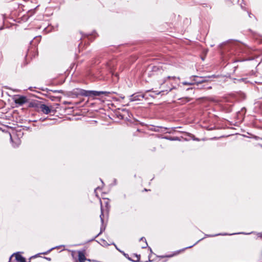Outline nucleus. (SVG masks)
<instances>
[{
    "label": "nucleus",
    "instance_id": "nucleus-1",
    "mask_svg": "<svg viewBox=\"0 0 262 262\" xmlns=\"http://www.w3.org/2000/svg\"><path fill=\"white\" fill-rule=\"evenodd\" d=\"M106 93H107V92L103 91H86L81 90L80 91V94L82 96H100L101 94Z\"/></svg>",
    "mask_w": 262,
    "mask_h": 262
},
{
    "label": "nucleus",
    "instance_id": "nucleus-2",
    "mask_svg": "<svg viewBox=\"0 0 262 262\" xmlns=\"http://www.w3.org/2000/svg\"><path fill=\"white\" fill-rule=\"evenodd\" d=\"M13 100L16 104L21 105L27 102L26 97L20 95H15Z\"/></svg>",
    "mask_w": 262,
    "mask_h": 262
},
{
    "label": "nucleus",
    "instance_id": "nucleus-3",
    "mask_svg": "<svg viewBox=\"0 0 262 262\" xmlns=\"http://www.w3.org/2000/svg\"><path fill=\"white\" fill-rule=\"evenodd\" d=\"M100 203H101V214L100 216L101 222L103 223V219L102 218V216L103 215V210H104L103 204H104L105 205L106 208L107 210L109 207V206H108L109 201L107 199H103V202L101 201H100Z\"/></svg>",
    "mask_w": 262,
    "mask_h": 262
},
{
    "label": "nucleus",
    "instance_id": "nucleus-4",
    "mask_svg": "<svg viewBox=\"0 0 262 262\" xmlns=\"http://www.w3.org/2000/svg\"><path fill=\"white\" fill-rule=\"evenodd\" d=\"M115 64L116 61L115 60L110 61L106 63L105 67L108 71H109L110 72H112Z\"/></svg>",
    "mask_w": 262,
    "mask_h": 262
},
{
    "label": "nucleus",
    "instance_id": "nucleus-5",
    "mask_svg": "<svg viewBox=\"0 0 262 262\" xmlns=\"http://www.w3.org/2000/svg\"><path fill=\"white\" fill-rule=\"evenodd\" d=\"M177 78L175 76H167L165 78H164L163 79H162L160 82V85H161V87L160 88H161L162 86L166 82H168V81L169 80H176V79Z\"/></svg>",
    "mask_w": 262,
    "mask_h": 262
},
{
    "label": "nucleus",
    "instance_id": "nucleus-6",
    "mask_svg": "<svg viewBox=\"0 0 262 262\" xmlns=\"http://www.w3.org/2000/svg\"><path fill=\"white\" fill-rule=\"evenodd\" d=\"M40 108L41 111L46 114H49L51 112L50 107L45 104H41Z\"/></svg>",
    "mask_w": 262,
    "mask_h": 262
},
{
    "label": "nucleus",
    "instance_id": "nucleus-7",
    "mask_svg": "<svg viewBox=\"0 0 262 262\" xmlns=\"http://www.w3.org/2000/svg\"><path fill=\"white\" fill-rule=\"evenodd\" d=\"M15 256L16 260L18 262H26V259L18 253L13 254L12 256Z\"/></svg>",
    "mask_w": 262,
    "mask_h": 262
},
{
    "label": "nucleus",
    "instance_id": "nucleus-8",
    "mask_svg": "<svg viewBox=\"0 0 262 262\" xmlns=\"http://www.w3.org/2000/svg\"><path fill=\"white\" fill-rule=\"evenodd\" d=\"M78 258L79 262H84L86 259L84 253L82 252H78Z\"/></svg>",
    "mask_w": 262,
    "mask_h": 262
},
{
    "label": "nucleus",
    "instance_id": "nucleus-9",
    "mask_svg": "<svg viewBox=\"0 0 262 262\" xmlns=\"http://www.w3.org/2000/svg\"><path fill=\"white\" fill-rule=\"evenodd\" d=\"M140 242H144V244H141V247L142 248H145L147 246V243L146 242V239L144 237L141 238Z\"/></svg>",
    "mask_w": 262,
    "mask_h": 262
},
{
    "label": "nucleus",
    "instance_id": "nucleus-10",
    "mask_svg": "<svg viewBox=\"0 0 262 262\" xmlns=\"http://www.w3.org/2000/svg\"><path fill=\"white\" fill-rule=\"evenodd\" d=\"M140 96L139 95H133L130 96V101H136V100H140V98H139Z\"/></svg>",
    "mask_w": 262,
    "mask_h": 262
},
{
    "label": "nucleus",
    "instance_id": "nucleus-11",
    "mask_svg": "<svg viewBox=\"0 0 262 262\" xmlns=\"http://www.w3.org/2000/svg\"><path fill=\"white\" fill-rule=\"evenodd\" d=\"M174 86H172V87H168V89H167V90H162L160 92H158V94H161L162 93H163V92H166V94L168 93L169 92L171 91L173 89H174Z\"/></svg>",
    "mask_w": 262,
    "mask_h": 262
},
{
    "label": "nucleus",
    "instance_id": "nucleus-12",
    "mask_svg": "<svg viewBox=\"0 0 262 262\" xmlns=\"http://www.w3.org/2000/svg\"><path fill=\"white\" fill-rule=\"evenodd\" d=\"M233 54V52L231 51L230 53H228L226 54H222L223 58L225 59H226L227 58H231V55Z\"/></svg>",
    "mask_w": 262,
    "mask_h": 262
},
{
    "label": "nucleus",
    "instance_id": "nucleus-13",
    "mask_svg": "<svg viewBox=\"0 0 262 262\" xmlns=\"http://www.w3.org/2000/svg\"><path fill=\"white\" fill-rule=\"evenodd\" d=\"M194 83V82H189L184 81V82H182V84L184 85H193Z\"/></svg>",
    "mask_w": 262,
    "mask_h": 262
},
{
    "label": "nucleus",
    "instance_id": "nucleus-14",
    "mask_svg": "<svg viewBox=\"0 0 262 262\" xmlns=\"http://www.w3.org/2000/svg\"><path fill=\"white\" fill-rule=\"evenodd\" d=\"M181 100L183 103H186V102H189L190 100V99L188 97H186V98L182 99Z\"/></svg>",
    "mask_w": 262,
    "mask_h": 262
},
{
    "label": "nucleus",
    "instance_id": "nucleus-15",
    "mask_svg": "<svg viewBox=\"0 0 262 262\" xmlns=\"http://www.w3.org/2000/svg\"><path fill=\"white\" fill-rule=\"evenodd\" d=\"M206 81V80H205V79H203L201 81H198V82H196L198 83H203V82H204Z\"/></svg>",
    "mask_w": 262,
    "mask_h": 262
},
{
    "label": "nucleus",
    "instance_id": "nucleus-16",
    "mask_svg": "<svg viewBox=\"0 0 262 262\" xmlns=\"http://www.w3.org/2000/svg\"><path fill=\"white\" fill-rule=\"evenodd\" d=\"M99 189V187H98V188H96V189L95 190V192H96V193H97V191H98V190Z\"/></svg>",
    "mask_w": 262,
    "mask_h": 262
},
{
    "label": "nucleus",
    "instance_id": "nucleus-17",
    "mask_svg": "<svg viewBox=\"0 0 262 262\" xmlns=\"http://www.w3.org/2000/svg\"><path fill=\"white\" fill-rule=\"evenodd\" d=\"M192 88H188V89H187V90L188 91V90H192Z\"/></svg>",
    "mask_w": 262,
    "mask_h": 262
},
{
    "label": "nucleus",
    "instance_id": "nucleus-18",
    "mask_svg": "<svg viewBox=\"0 0 262 262\" xmlns=\"http://www.w3.org/2000/svg\"><path fill=\"white\" fill-rule=\"evenodd\" d=\"M10 137L11 141H12V138L11 135L10 134Z\"/></svg>",
    "mask_w": 262,
    "mask_h": 262
},
{
    "label": "nucleus",
    "instance_id": "nucleus-19",
    "mask_svg": "<svg viewBox=\"0 0 262 262\" xmlns=\"http://www.w3.org/2000/svg\"><path fill=\"white\" fill-rule=\"evenodd\" d=\"M106 245H106V244H105V243H104V244H103V246H106Z\"/></svg>",
    "mask_w": 262,
    "mask_h": 262
},
{
    "label": "nucleus",
    "instance_id": "nucleus-20",
    "mask_svg": "<svg viewBox=\"0 0 262 262\" xmlns=\"http://www.w3.org/2000/svg\"><path fill=\"white\" fill-rule=\"evenodd\" d=\"M144 190H145V191H147L148 190L147 189H145Z\"/></svg>",
    "mask_w": 262,
    "mask_h": 262
}]
</instances>
